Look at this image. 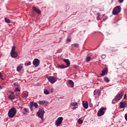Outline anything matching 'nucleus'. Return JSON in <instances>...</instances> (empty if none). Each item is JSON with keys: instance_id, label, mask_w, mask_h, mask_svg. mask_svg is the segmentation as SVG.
Returning a JSON list of instances; mask_svg holds the SVG:
<instances>
[{"instance_id": "nucleus-1", "label": "nucleus", "mask_w": 127, "mask_h": 127, "mask_svg": "<svg viewBox=\"0 0 127 127\" xmlns=\"http://www.w3.org/2000/svg\"><path fill=\"white\" fill-rule=\"evenodd\" d=\"M17 111L14 107H12L8 111V116L10 118H13L16 114Z\"/></svg>"}, {"instance_id": "nucleus-2", "label": "nucleus", "mask_w": 127, "mask_h": 127, "mask_svg": "<svg viewBox=\"0 0 127 127\" xmlns=\"http://www.w3.org/2000/svg\"><path fill=\"white\" fill-rule=\"evenodd\" d=\"M45 112L44 111V108L43 107H40L38 110V112H37V115L39 118H40L41 120H42L43 117L44 116Z\"/></svg>"}, {"instance_id": "nucleus-3", "label": "nucleus", "mask_w": 127, "mask_h": 127, "mask_svg": "<svg viewBox=\"0 0 127 127\" xmlns=\"http://www.w3.org/2000/svg\"><path fill=\"white\" fill-rule=\"evenodd\" d=\"M121 6L118 5L113 8L112 13L114 15H117L119 13L121 12Z\"/></svg>"}, {"instance_id": "nucleus-4", "label": "nucleus", "mask_w": 127, "mask_h": 127, "mask_svg": "<svg viewBox=\"0 0 127 127\" xmlns=\"http://www.w3.org/2000/svg\"><path fill=\"white\" fill-rule=\"evenodd\" d=\"M124 93V91H121V93L118 94L115 98H114V101H118L121 100L123 96V94Z\"/></svg>"}, {"instance_id": "nucleus-5", "label": "nucleus", "mask_w": 127, "mask_h": 127, "mask_svg": "<svg viewBox=\"0 0 127 127\" xmlns=\"http://www.w3.org/2000/svg\"><path fill=\"white\" fill-rule=\"evenodd\" d=\"M47 78L51 83H55L57 80V78L55 76H49Z\"/></svg>"}, {"instance_id": "nucleus-6", "label": "nucleus", "mask_w": 127, "mask_h": 127, "mask_svg": "<svg viewBox=\"0 0 127 127\" xmlns=\"http://www.w3.org/2000/svg\"><path fill=\"white\" fill-rule=\"evenodd\" d=\"M63 121V117H59L57 120L56 121L55 124L56 126L57 127H59L62 123Z\"/></svg>"}, {"instance_id": "nucleus-7", "label": "nucleus", "mask_w": 127, "mask_h": 127, "mask_svg": "<svg viewBox=\"0 0 127 127\" xmlns=\"http://www.w3.org/2000/svg\"><path fill=\"white\" fill-rule=\"evenodd\" d=\"M101 90L100 89H95L94 91V95L95 97L96 98L97 96H101Z\"/></svg>"}, {"instance_id": "nucleus-8", "label": "nucleus", "mask_w": 127, "mask_h": 127, "mask_svg": "<svg viewBox=\"0 0 127 127\" xmlns=\"http://www.w3.org/2000/svg\"><path fill=\"white\" fill-rule=\"evenodd\" d=\"M33 64L35 67H38L40 64V61L38 59H35L34 60Z\"/></svg>"}, {"instance_id": "nucleus-9", "label": "nucleus", "mask_w": 127, "mask_h": 127, "mask_svg": "<svg viewBox=\"0 0 127 127\" xmlns=\"http://www.w3.org/2000/svg\"><path fill=\"white\" fill-rule=\"evenodd\" d=\"M105 110L104 108H102L100 109L98 112H97V116L98 117H101L102 116L104 115V111Z\"/></svg>"}, {"instance_id": "nucleus-10", "label": "nucleus", "mask_w": 127, "mask_h": 127, "mask_svg": "<svg viewBox=\"0 0 127 127\" xmlns=\"http://www.w3.org/2000/svg\"><path fill=\"white\" fill-rule=\"evenodd\" d=\"M108 72L107 67H105L104 69L102 71V73L100 74L101 76H104L105 74H107Z\"/></svg>"}, {"instance_id": "nucleus-11", "label": "nucleus", "mask_w": 127, "mask_h": 127, "mask_svg": "<svg viewBox=\"0 0 127 127\" xmlns=\"http://www.w3.org/2000/svg\"><path fill=\"white\" fill-rule=\"evenodd\" d=\"M11 57L13 58H16L18 56V54L16 52H10Z\"/></svg>"}, {"instance_id": "nucleus-12", "label": "nucleus", "mask_w": 127, "mask_h": 127, "mask_svg": "<svg viewBox=\"0 0 127 127\" xmlns=\"http://www.w3.org/2000/svg\"><path fill=\"white\" fill-rule=\"evenodd\" d=\"M126 102H121L120 103V108L121 109L124 108L126 107Z\"/></svg>"}, {"instance_id": "nucleus-13", "label": "nucleus", "mask_w": 127, "mask_h": 127, "mask_svg": "<svg viewBox=\"0 0 127 127\" xmlns=\"http://www.w3.org/2000/svg\"><path fill=\"white\" fill-rule=\"evenodd\" d=\"M83 106L85 109H87L88 108V103L87 101L83 102Z\"/></svg>"}, {"instance_id": "nucleus-14", "label": "nucleus", "mask_w": 127, "mask_h": 127, "mask_svg": "<svg viewBox=\"0 0 127 127\" xmlns=\"http://www.w3.org/2000/svg\"><path fill=\"white\" fill-rule=\"evenodd\" d=\"M64 63H65V64H66V67H69V66H70V61L69 60H64Z\"/></svg>"}, {"instance_id": "nucleus-15", "label": "nucleus", "mask_w": 127, "mask_h": 127, "mask_svg": "<svg viewBox=\"0 0 127 127\" xmlns=\"http://www.w3.org/2000/svg\"><path fill=\"white\" fill-rule=\"evenodd\" d=\"M8 98L10 100H13L15 98V95L9 94L8 96Z\"/></svg>"}, {"instance_id": "nucleus-16", "label": "nucleus", "mask_w": 127, "mask_h": 127, "mask_svg": "<svg viewBox=\"0 0 127 127\" xmlns=\"http://www.w3.org/2000/svg\"><path fill=\"white\" fill-rule=\"evenodd\" d=\"M33 8L38 14H41V12L40 10L38 9L36 7L33 6Z\"/></svg>"}, {"instance_id": "nucleus-17", "label": "nucleus", "mask_w": 127, "mask_h": 127, "mask_svg": "<svg viewBox=\"0 0 127 127\" xmlns=\"http://www.w3.org/2000/svg\"><path fill=\"white\" fill-rule=\"evenodd\" d=\"M30 105H31V106H32L33 107L34 106L35 108H37L38 107V105L37 103H34L33 102H31V103H30Z\"/></svg>"}, {"instance_id": "nucleus-18", "label": "nucleus", "mask_w": 127, "mask_h": 127, "mask_svg": "<svg viewBox=\"0 0 127 127\" xmlns=\"http://www.w3.org/2000/svg\"><path fill=\"white\" fill-rule=\"evenodd\" d=\"M68 84L71 88H73L74 87V82L72 80H68Z\"/></svg>"}, {"instance_id": "nucleus-19", "label": "nucleus", "mask_w": 127, "mask_h": 127, "mask_svg": "<svg viewBox=\"0 0 127 127\" xmlns=\"http://www.w3.org/2000/svg\"><path fill=\"white\" fill-rule=\"evenodd\" d=\"M66 67H67L66 66L64 65V64H62V65L58 64V68H60V69H63V68H65Z\"/></svg>"}, {"instance_id": "nucleus-20", "label": "nucleus", "mask_w": 127, "mask_h": 127, "mask_svg": "<svg viewBox=\"0 0 127 127\" xmlns=\"http://www.w3.org/2000/svg\"><path fill=\"white\" fill-rule=\"evenodd\" d=\"M23 66L21 65H20L19 66H18L16 70L17 72H20L21 71V70L22 69Z\"/></svg>"}, {"instance_id": "nucleus-21", "label": "nucleus", "mask_w": 127, "mask_h": 127, "mask_svg": "<svg viewBox=\"0 0 127 127\" xmlns=\"http://www.w3.org/2000/svg\"><path fill=\"white\" fill-rule=\"evenodd\" d=\"M28 92H24L22 94V97L25 98L28 97Z\"/></svg>"}, {"instance_id": "nucleus-22", "label": "nucleus", "mask_w": 127, "mask_h": 127, "mask_svg": "<svg viewBox=\"0 0 127 127\" xmlns=\"http://www.w3.org/2000/svg\"><path fill=\"white\" fill-rule=\"evenodd\" d=\"M4 20H5V22H6V23H10L11 22V20H9L7 18H4Z\"/></svg>"}, {"instance_id": "nucleus-23", "label": "nucleus", "mask_w": 127, "mask_h": 127, "mask_svg": "<svg viewBox=\"0 0 127 127\" xmlns=\"http://www.w3.org/2000/svg\"><path fill=\"white\" fill-rule=\"evenodd\" d=\"M71 106H72L73 107H75V106H78V103L77 102H72L70 104Z\"/></svg>"}, {"instance_id": "nucleus-24", "label": "nucleus", "mask_w": 127, "mask_h": 127, "mask_svg": "<svg viewBox=\"0 0 127 127\" xmlns=\"http://www.w3.org/2000/svg\"><path fill=\"white\" fill-rule=\"evenodd\" d=\"M72 46L73 47L78 48H79V44H72Z\"/></svg>"}, {"instance_id": "nucleus-25", "label": "nucleus", "mask_w": 127, "mask_h": 127, "mask_svg": "<svg viewBox=\"0 0 127 127\" xmlns=\"http://www.w3.org/2000/svg\"><path fill=\"white\" fill-rule=\"evenodd\" d=\"M85 61L86 63H88L91 61V57H87L85 60Z\"/></svg>"}, {"instance_id": "nucleus-26", "label": "nucleus", "mask_w": 127, "mask_h": 127, "mask_svg": "<svg viewBox=\"0 0 127 127\" xmlns=\"http://www.w3.org/2000/svg\"><path fill=\"white\" fill-rule=\"evenodd\" d=\"M44 93L45 95H49L50 94V92L47 89H44Z\"/></svg>"}, {"instance_id": "nucleus-27", "label": "nucleus", "mask_w": 127, "mask_h": 127, "mask_svg": "<svg viewBox=\"0 0 127 127\" xmlns=\"http://www.w3.org/2000/svg\"><path fill=\"white\" fill-rule=\"evenodd\" d=\"M46 103L45 101H39L38 104L40 105L45 104Z\"/></svg>"}, {"instance_id": "nucleus-28", "label": "nucleus", "mask_w": 127, "mask_h": 127, "mask_svg": "<svg viewBox=\"0 0 127 127\" xmlns=\"http://www.w3.org/2000/svg\"><path fill=\"white\" fill-rule=\"evenodd\" d=\"M104 80L105 82L108 83L110 81V80L109 79L108 77H104Z\"/></svg>"}, {"instance_id": "nucleus-29", "label": "nucleus", "mask_w": 127, "mask_h": 127, "mask_svg": "<svg viewBox=\"0 0 127 127\" xmlns=\"http://www.w3.org/2000/svg\"><path fill=\"white\" fill-rule=\"evenodd\" d=\"M15 46H12V49H11V52H15Z\"/></svg>"}, {"instance_id": "nucleus-30", "label": "nucleus", "mask_w": 127, "mask_h": 127, "mask_svg": "<svg viewBox=\"0 0 127 127\" xmlns=\"http://www.w3.org/2000/svg\"><path fill=\"white\" fill-rule=\"evenodd\" d=\"M77 123L79 124H82L83 123V121L81 120L80 119L78 120Z\"/></svg>"}, {"instance_id": "nucleus-31", "label": "nucleus", "mask_w": 127, "mask_h": 127, "mask_svg": "<svg viewBox=\"0 0 127 127\" xmlns=\"http://www.w3.org/2000/svg\"><path fill=\"white\" fill-rule=\"evenodd\" d=\"M31 64V62H28L27 63H25V65L26 66H29Z\"/></svg>"}, {"instance_id": "nucleus-32", "label": "nucleus", "mask_w": 127, "mask_h": 127, "mask_svg": "<svg viewBox=\"0 0 127 127\" xmlns=\"http://www.w3.org/2000/svg\"><path fill=\"white\" fill-rule=\"evenodd\" d=\"M24 111L26 113H29V110L28 108H24Z\"/></svg>"}, {"instance_id": "nucleus-33", "label": "nucleus", "mask_w": 127, "mask_h": 127, "mask_svg": "<svg viewBox=\"0 0 127 127\" xmlns=\"http://www.w3.org/2000/svg\"><path fill=\"white\" fill-rule=\"evenodd\" d=\"M21 90L19 89V87H16L15 91H17V92H20Z\"/></svg>"}, {"instance_id": "nucleus-34", "label": "nucleus", "mask_w": 127, "mask_h": 127, "mask_svg": "<svg viewBox=\"0 0 127 127\" xmlns=\"http://www.w3.org/2000/svg\"><path fill=\"white\" fill-rule=\"evenodd\" d=\"M106 55H102V56H101V58L102 59H106Z\"/></svg>"}, {"instance_id": "nucleus-35", "label": "nucleus", "mask_w": 127, "mask_h": 127, "mask_svg": "<svg viewBox=\"0 0 127 127\" xmlns=\"http://www.w3.org/2000/svg\"><path fill=\"white\" fill-rule=\"evenodd\" d=\"M29 108L31 109V112H33V106H31L30 104L29 105Z\"/></svg>"}, {"instance_id": "nucleus-36", "label": "nucleus", "mask_w": 127, "mask_h": 127, "mask_svg": "<svg viewBox=\"0 0 127 127\" xmlns=\"http://www.w3.org/2000/svg\"><path fill=\"white\" fill-rule=\"evenodd\" d=\"M108 19L107 16H105V18L103 19V21H105Z\"/></svg>"}, {"instance_id": "nucleus-37", "label": "nucleus", "mask_w": 127, "mask_h": 127, "mask_svg": "<svg viewBox=\"0 0 127 127\" xmlns=\"http://www.w3.org/2000/svg\"><path fill=\"white\" fill-rule=\"evenodd\" d=\"M67 41H68L69 42H71V39L69 38H67Z\"/></svg>"}, {"instance_id": "nucleus-38", "label": "nucleus", "mask_w": 127, "mask_h": 127, "mask_svg": "<svg viewBox=\"0 0 127 127\" xmlns=\"http://www.w3.org/2000/svg\"><path fill=\"white\" fill-rule=\"evenodd\" d=\"M10 95H14V92L12 91L10 92Z\"/></svg>"}, {"instance_id": "nucleus-39", "label": "nucleus", "mask_w": 127, "mask_h": 127, "mask_svg": "<svg viewBox=\"0 0 127 127\" xmlns=\"http://www.w3.org/2000/svg\"><path fill=\"white\" fill-rule=\"evenodd\" d=\"M96 19H97V20H100V16H97V18H96Z\"/></svg>"}, {"instance_id": "nucleus-40", "label": "nucleus", "mask_w": 127, "mask_h": 127, "mask_svg": "<svg viewBox=\"0 0 127 127\" xmlns=\"http://www.w3.org/2000/svg\"><path fill=\"white\" fill-rule=\"evenodd\" d=\"M124 0H119V2L120 3H122Z\"/></svg>"}, {"instance_id": "nucleus-41", "label": "nucleus", "mask_w": 127, "mask_h": 127, "mask_svg": "<svg viewBox=\"0 0 127 127\" xmlns=\"http://www.w3.org/2000/svg\"><path fill=\"white\" fill-rule=\"evenodd\" d=\"M14 85L15 86H18V83H14Z\"/></svg>"}, {"instance_id": "nucleus-42", "label": "nucleus", "mask_w": 127, "mask_h": 127, "mask_svg": "<svg viewBox=\"0 0 127 127\" xmlns=\"http://www.w3.org/2000/svg\"><path fill=\"white\" fill-rule=\"evenodd\" d=\"M97 16H100V13H97Z\"/></svg>"}, {"instance_id": "nucleus-43", "label": "nucleus", "mask_w": 127, "mask_h": 127, "mask_svg": "<svg viewBox=\"0 0 127 127\" xmlns=\"http://www.w3.org/2000/svg\"><path fill=\"white\" fill-rule=\"evenodd\" d=\"M76 109V107H72V110H74Z\"/></svg>"}, {"instance_id": "nucleus-44", "label": "nucleus", "mask_w": 127, "mask_h": 127, "mask_svg": "<svg viewBox=\"0 0 127 127\" xmlns=\"http://www.w3.org/2000/svg\"><path fill=\"white\" fill-rule=\"evenodd\" d=\"M16 96L17 97H18V96H19V94H18V93H16Z\"/></svg>"}, {"instance_id": "nucleus-45", "label": "nucleus", "mask_w": 127, "mask_h": 127, "mask_svg": "<svg viewBox=\"0 0 127 127\" xmlns=\"http://www.w3.org/2000/svg\"><path fill=\"white\" fill-rule=\"evenodd\" d=\"M1 76H2V74L1 72H0V78L1 77Z\"/></svg>"}, {"instance_id": "nucleus-46", "label": "nucleus", "mask_w": 127, "mask_h": 127, "mask_svg": "<svg viewBox=\"0 0 127 127\" xmlns=\"http://www.w3.org/2000/svg\"><path fill=\"white\" fill-rule=\"evenodd\" d=\"M1 89H2V87H1V85H0V90Z\"/></svg>"}, {"instance_id": "nucleus-47", "label": "nucleus", "mask_w": 127, "mask_h": 127, "mask_svg": "<svg viewBox=\"0 0 127 127\" xmlns=\"http://www.w3.org/2000/svg\"><path fill=\"white\" fill-rule=\"evenodd\" d=\"M126 94H125L124 96V99H126Z\"/></svg>"}, {"instance_id": "nucleus-48", "label": "nucleus", "mask_w": 127, "mask_h": 127, "mask_svg": "<svg viewBox=\"0 0 127 127\" xmlns=\"http://www.w3.org/2000/svg\"><path fill=\"white\" fill-rule=\"evenodd\" d=\"M54 92V89H52V90H51V92Z\"/></svg>"}, {"instance_id": "nucleus-49", "label": "nucleus", "mask_w": 127, "mask_h": 127, "mask_svg": "<svg viewBox=\"0 0 127 127\" xmlns=\"http://www.w3.org/2000/svg\"><path fill=\"white\" fill-rule=\"evenodd\" d=\"M1 80H4V78L3 77H2Z\"/></svg>"}, {"instance_id": "nucleus-50", "label": "nucleus", "mask_w": 127, "mask_h": 127, "mask_svg": "<svg viewBox=\"0 0 127 127\" xmlns=\"http://www.w3.org/2000/svg\"><path fill=\"white\" fill-rule=\"evenodd\" d=\"M23 114H24V115H25V113H23Z\"/></svg>"}, {"instance_id": "nucleus-51", "label": "nucleus", "mask_w": 127, "mask_h": 127, "mask_svg": "<svg viewBox=\"0 0 127 127\" xmlns=\"http://www.w3.org/2000/svg\"><path fill=\"white\" fill-rule=\"evenodd\" d=\"M74 67H75V68H76V66H74Z\"/></svg>"}]
</instances>
